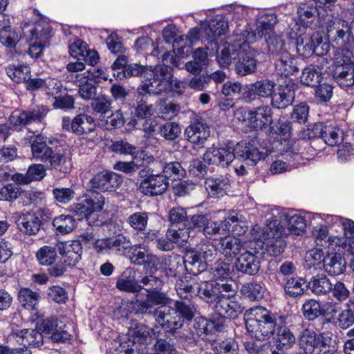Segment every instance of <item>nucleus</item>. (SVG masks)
Masks as SVG:
<instances>
[{"mask_svg": "<svg viewBox=\"0 0 354 354\" xmlns=\"http://www.w3.org/2000/svg\"><path fill=\"white\" fill-rule=\"evenodd\" d=\"M140 293L136 295L133 306L135 314L153 317L166 333L184 347L196 345L194 333L183 329L194 318L195 306L182 300H176L173 306L169 305L171 299L162 291L165 282L161 277L147 274L140 279Z\"/></svg>", "mask_w": 354, "mask_h": 354, "instance_id": "nucleus-1", "label": "nucleus"}, {"mask_svg": "<svg viewBox=\"0 0 354 354\" xmlns=\"http://www.w3.org/2000/svg\"><path fill=\"white\" fill-rule=\"evenodd\" d=\"M348 12V19L333 13L326 21L327 37L338 46L334 55L333 77L342 88L354 84L353 53L347 48H343L350 41H354V13Z\"/></svg>", "mask_w": 354, "mask_h": 354, "instance_id": "nucleus-2", "label": "nucleus"}, {"mask_svg": "<svg viewBox=\"0 0 354 354\" xmlns=\"http://www.w3.org/2000/svg\"><path fill=\"white\" fill-rule=\"evenodd\" d=\"M169 68L166 64H159L154 67L133 63L124 68L122 77H143L142 84L138 91L147 93L159 95L167 91L171 84Z\"/></svg>", "mask_w": 354, "mask_h": 354, "instance_id": "nucleus-3", "label": "nucleus"}, {"mask_svg": "<svg viewBox=\"0 0 354 354\" xmlns=\"http://www.w3.org/2000/svg\"><path fill=\"white\" fill-rule=\"evenodd\" d=\"M248 318L245 328L250 335L263 341L274 334L277 327V319L281 324L285 319L283 316H278L263 306H257L247 310Z\"/></svg>", "mask_w": 354, "mask_h": 354, "instance_id": "nucleus-4", "label": "nucleus"}, {"mask_svg": "<svg viewBox=\"0 0 354 354\" xmlns=\"http://www.w3.org/2000/svg\"><path fill=\"white\" fill-rule=\"evenodd\" d=\"M57 250L61 256V262L47 270L48 274L54 277L63 275L67 266H75L81 260L83 252L82 245L79 240L58 242Z\"/></svg>", "mask_w": 354, "mask_h": 354, "instance_id": "nucleus-5", "label": "nucleus"}, {"mask_svg": "<svg viewBox=\"0 0 354 354\" xmlns=\"http://www.w3.org/2000/svg\"><path fill=\"white\" fill-rule=\"evenodd\" d=\"M138 177L141 179L139 189L145 196L161 195L169 187V181L166 177L162 174L156 173L149 166L144 167L138 171Z\"/></svg>", "mask_w": 354, "mask_h": 354, "instance_id": "nucleus-6", "label": "nucleus"}, {"mask_svg": "<svg viewBox=\"0 0 354 354\" xmlns=\"http://www.w3.org/2000/svg\"><path fill=\"white\" fill-rule=\"evenodd\" d=\"M104 203V196L100 193L87 194L81 202L73 204L70 211L79 220L85 219L89 225H98L95 224V213L103 209Z\"/></svg>", "mask_w": 354, "mask_h": 354, "instance_id": "nucleus-7", "label": "nucleus"}, {"mask_svg": "<svg viewBox=\"0 0 354 354\" xmlns=\"http://www.w3.org/2000/svg\"><path fill=\"white\" fill-rule=\"evenodd\" d=\"M217 254V249L210 242L201 243L194 248L187 249L185 259L191 263L189 266L197 274L206 270L207 262L212 261Z\"/></svg>", "mask_w": 354, "mask_h": 354, "instance_id": "nucleus-8", "label": "nucleus"}, {"mask_svg": "<svg viewBox=\"0 0 354 354\" xmlns=\"http://www.w3.org/2000/svg\"><path fill=\"white\" fill-rule=\"evenodd\" d=\"M266 251L272 256L281 254L286 247L283 238L288 234L285 227L277 219L270 221L266 225Z\"/></svg>", "mask_w": 354, "mask_h": 354, "instance_id": "nucleus-9", "label": "nucleus"}, {"mask_svg": "<svg viewBox=\"0 0 354 354\" xmlns=\"http://www.w3.org/2000/svg\"><path fill=\"white\" fill-rule=\"evenodd\" d=\"M233 292V285L227 281H203L200 283L198 297L211 308L224 294Z\"/></svg>", "mask_w": 354, "mask_h": 354, "instance_id": "nucleus-10", "label": "nucleus"}, {"mask_svg": "<svg viewBox=\"0 0 354 354\" xmlns=\"http://www.w3.org/2000/svg\"><path fill=\"white\" fill-rule=\"evenodd\" d=\"M248 43L246 37H236L219 46L216 50V60L218 64L223 68H228L232 64H235L241 51L247 48Z\"/></svg>", "mask_w": 354, "mask_h": 354, "instance_id": "nucleus-11", "label": "nucleus"}, {"mask_svg": "<svg viewBox=\"0 0 354 354\" xmlns=\"http://www.w3.org/2000/svg\"><path fill=\"white\" fill-rule=\"evenodd\" d=\"M161 265L165 274L169 277H180L184 272H187L192 275H196L194 270L189 266L191 263L185 259V254L181 257L177 254H171L168 256L158 257V264Z\"/></svg>", "mask_w": 354, "mask_h": 354, "instance_id": "nucleus-12", "label": "nucleus"}, {"mask_svg": "<svg viewBox=\"0 0 354 354\" xmlns=\"http://www.w3.org/2000/svg\"><path fill=\"white\" fill-rule=\"evenodd\" d=\"M37 327L43 335H48L54 343L65 344L70 342L72 335L68 332L66 325L57 318L50 317L37 322Z\"/></svg>", "mask_w": 354, "mask_h": 354, "instance_id": "nucleus-13", "label": "nucleus"}, {"mask_svg": "<svg viewBox=\"0 0 354 354\" xmlns=\"http://www.w3.org/2000/svg\"><path fill=\"white\" fill-rule=\"evenodd\" d=\"M122 177L111 171L104 170L95 174L88 181L91 194L114 192L122 183Z\"/></svg>", "mask_w": 354, "mask_h": 354, "instance_id": "nucleus-14", "label": "nucleus"}, {"mask_svg": "<svg viewBox=\"0 0 354 354\" xmlns=\"http://www.w3.org/2000/svg\"><path fill=\"white\" fill-rule=\"evenodd\" d=\"M49 109L44 105L27 111L16 110L9 117V123L15 130L20 131L24 127L32 122H41Z\"/></svg>", "mask_w": 354, "mask_h": 354, "instance_id": "nucleus-15", "label": "nucleus"}, {"mask_svg": "<svg viewBox=\"0 0 354 354\" xmlns=\"http://www.w3.org/2000/svg\"><path fill=\"white\" fill-rule=\"evenodd\" d=\"M62 128L64 131L72 132L77 136H88L96 129L94 118L86 113H80L71 119L64 116L62 120Z\"/></svg>", "mask_w": 354, "mask_h": 354, "instance_id": "nucleus-16", "label": "nucleus"}, {"mask_svg": "<svg viewBox=\"0 0 354 354\" xmlns=\"http://www.w3.org/2000/svg\"><path fill=\"white\" fill-rule=\"evenodd\" d=\"M325 12L324 8L315 1L303 4L297 10L299 20L303 28H314L324 24V21L326 22L327 19H324Z\"/></svg>", "mask_w": 354, "mask_h": 354, "instance_id": "nucleus-17", "label": "nucleus"}, {"mask_svg": "<svg viewBox=\"0 0 354 354\" xmlns=\"http://www.w3.org/2000/svg\"><path fill=\"white\" fill-rule=\"evenodd\" d=\"M10 340L15 341L25 348H39L44 344V335L36 324L35 328L12 329L8 335Z\"/></svg>", "mask_w": 354, "mask_h": 354, "instance_id": "nucleus-18", "label": "nucleus"}, {"mask_svg": "<svg viewBox=\"0 0 354 354\" xmlns=\"http://www.w3.org/2000/svg\"><path fill=\"white\" fill-rule=\"evenodd\" d=\"M235 158L233 146L223 145L219 147L208 148L203 154V159L208 165H216L225 167L229 166Z\"/></svg>", "mask_w": 354, "mask_h": 354, "instance_id": "nucleus-19", "label": "nucleus"}, {"mask_svg": "<svg viewBox=\"0 0 354 354\" xmlns=\"http://www.w3.org/2000/svg\"><path fill=\"white\" fill-rule=\"evenodd\" d=\"M46 162L50 169L64 174L69 173L72 167L71 158L68 149L61 145L52 146V149Z\"/></svg>", "mask_w": 354, "mask_h": 354, "instance_id": "nucleus-20", "label": "nucleus"}, {"mask_svg": "<svg viewBox=\"0 0 354 354\" xmlns=\"http://www.w3.org/2000/svg\"><path fill=\"white\" fill-rule=\"evenodd\" d=\"M276 83L270 79H261L247 86V90L243 93V99L246 103L261 98H271L275 91Z\"/></svg>", "mask_w": 354, "mask_h": 354, "instance_id": "nucleus-21", "label": "nucleus"}, {"mask_svg": "<svg viewBox=\"0 0 354 354\" xmlns=\"http://www.w3.org/2000/svg\"><path fill=\"white\" fill-rule=\"evenodd\" d=\"M277 23L278 19L275 14L263 15L257 20L254 32L245 31L246 35L243 34V37H246L248 43H254L257 39H261L263 37L266 38L272 34H276L274 28Z\"/></svg>", "mask_w": 354, "mask_h": 354, "instance_id": "nucleus-22", "label": "nucleus"}, {"mask_svg": "<svg viewBox=\"0 0 354 354\" xmlns=\"http://www.w3.org/2000/svg\"><path fill=\"white\" fill-rule=\"evenodd\" d=\"M235 158L245 161L251 166L256 165L262 159L263 154L256 146L255 140H241L233 146Z\"/></svg>", "mask_w": 354, "mask_h": 354, "instance_id": "nucleus-23", "label": "nucleus"}, {"mask_svg": "<svg viewBox=\"0 0 354 354\" xmlns=\"http://www.w3.org/2000/svg\"><path fill=\"white\" fill-rule=\"evenodd\" d=\"M234 292L235 290H234L233 292L224 294L211 308L228 318L234 319L237 317L243 312V307L238 301L232 299Z\"/></svg>", "mask_w": 354, "mask_h": 354, "instance_id": "nucleus-24", "label": "nucleus"}, {"mask_svg": "<svg viewBox=\"0 0 354 354\" xmlns=\"http://www.w3.org/2000/svg\"><path fill=\"white\" fill-rule=\"evenodd\" d=\"M235 271L242 274L254 276L257 274L261 268L259 257L252 251H245L241 253L234 263Z\"/></svg>", "mask_w": 354, "mask_h": 354, "instance_id": "nucleus-25", "label": "nucleus"}, {"mask_svg": "<svg viewBox=\"0 0 354 354\" xmlns=\"http://www.w3.org/2000/svg\"><path fill=\"white\" fill-rule=\"evenodd\" d=\"M209 135V127L201 118L192 121L185 130L186 140L194 145L203 144Z\"/></svg>", "mask_w": 354, "mask_h": 354, "instance_id": "nucleus-26", "label": "nucleus"}, {"mask_svg": "<svg viewBox=\"0 0 354 354\" xmlns=\"http://www.w3.org/2000/svg\"><path fill=\"white\" fill-rule=\"evenodd\" d=\"M19 230L25 235H37L44 229L42 216L38 212L24 214L17 221Z\"/></svg>", "mask_w": 354, "mask_h": 354, "instance_id": "nucleus-27", "label": "nucleus"}, {"mask_svg": "<svg viewBox=\"0 0 354 354\" xmlns=\"http://www.w3.org/2000/svg\"><path fill=\"white\" fill-rule=\"evenodd\" d=\"M301 66V59L294 57L289 52L274 61L275 72L281 77H288L297 74Z\"/></svg>", "mask_w": 354, "mask_h": 354, "instance_id": "nucleus-28", "label": "nucleus"}, {"mask_svg": "<svg viewBox=\"0 0 354 354\" xmlns=\"http://www.w3.org/2000/svg\"><path fill=\"white\" fill-rule=\"evenodd\" d=\"M247 44V48L242 50L234 64V71L239 76H246L254 73L257 69V59L255 53L250 50Z\"/></svg>", "mask_w": 354, "mask_h": 354, "instance_id": "nucleus-29", "label": "nucleus"}, {"mask_svg": "<svg viewBox=\"0 0 354 354\" xmlns=\"http://www.w3.org/2000/svg\"><path fill=\"white\" fill-rule=\"evenodd\" d=\"M208 194L213 198H221L226 195L230 187V179L223 175L213 176L205 181Z\"/></svg>", "mask_w": 354, "mask_h": 354, "instance_id": "nucleus-30", "label": "nucleus"}, {"mask_svg": "<svg viewBox=\"0 0 354 354\" xmlns=\"http://www.w3.org/2000/svg\"><path fill=\"white\" fill-rule=\"evenodd\" d=\"M129 259L131 262L137 266L155 267L158 265V257L147 253L141 244L132 245Z\"/></svg>", "mask_w": 354, "mask_h": 354, "instance_id": "nucleus-31", "label": "nucleus"}, {"mask_svg": "<svg viewBox=\"0 0 354 354\" xmlns=\"http://www.w3.org/2000/svg\"><path fill=\"white\" fill-rule=\"evenodd\" d=\"M295 97L294 89L288 85H280L271 97V105L273 108L282 109L290 105Z\"/></svg>", "mask_w": 354, "mask_h": 354, "instance_id": "nucleus-32", "label": "nucleus"}, {"mask_svg": "<svg viewBox=\"0 0 354 354\" xmlns=\"http://www.w3.org/2000/svg\"><path fill=\"white\" fill-rule=\"evenodd\" d=\"M272 335L274 345L279 351H286L295 344V336L286 326H277Z\"/></svg>", "mask_w": 354, "mask_h": 354, "instance_id": "nucleus-33", "label": "nucleus"}, {"mask_svg": "<svg viewBox=\"0 0 354 354\" xmlns=\"http://www.w3.org/2000/svg\"><path fill=\"white\" fill-rule=\"evenodd\" d=\"M225 234L231 232L234 236L243 235L248 230L247 221L241 214L232 212L224 220Z\"/></svg>", "mask_w": 354, "mask_h": 354, "instance_id": "nucleus-34", "label": "nucleus"}, {"mask_svg": "<svg viewBox=\"0 0 354 354\" xmlns=\"http://www.w3.org/2000/svg\"><path fill=\"white\" fill-rule=\"evenodd\" d=\"M116 288L120 290L138 295L140 293V280L135 277V272L131 268L126 269L116 282Z\"/></svg>", "mask_w": 354, "mask_h": 354, "instance_id": "nucleus-35", "label": "nucleus"}, {"mask_svg": "<svg viewBox=\"0 0 354 354\" xmlns=\"http://www.w3.org/2000/svg\"><path fill=\"white\" fill-rule=\"evenodd\" d=\"M147 94L150 95L142 90L138 91L134 101L129 102V106L134 107V116L138 119H148L153 115V106L148 104L145 100Z\"/></svg>", "mask_w": 354, "mask_h": 354, "instance_id": "nucleus-36", "label": "nucleus"}, {"mask_svg": "<svg viewBox=\"0 0 354 354\" xmlns=\"http://www.w3.org/2000/svg\"><path fill=\"white\" fill-rule=\"evenodd\" d=\"M346 267L343 254L337 252L328 253L325 256L324 270L330 275L336 276L342 274Z\"/></svg>", "mask_w": 354, "mask_h": 354, "instance_id": "nucleus-37", "label": "nucleus"}, {"mask_svg": "<svg viewBox=\"0 0 354 354\" xmlns=\"http://www.w3.org/2000/svg\"><path fill=\"white\" fill-rule=\"evenodd\" d=\"M266 39V47L264 50L272 59H277L288 53L286 44L281 36L277 34H272Z\"/></svg>", "mask_w": 354, "mask_h": 354, "instance_id": "nucleus-38", "label": "nucleus"}, {"mask_svg": "<svg viewBox=\"0 0 354 354\" xmlns=\"http://www.w3.org/2000/svg\"><path fill=\"white\" fill-rule=\"evenodd\" d=\"M308 290L317 296L326 295L332 290L333 283L324 274H318L312 277L307 283Z\"/></svg>", "mask_w": 354, "mask_h": 354, "instance_id": "nucleus-39", "label": "nucleus"}, {"mask_svg": "<svg viewBox=\"0 0 354 354\" xmlns=\"http://www.w3.org/2000/svg\"><path fill=\"white\" fill-rule=\"evenodd\" d=\"M242 296L250 301H260L264 297L266 288L263 283L252 281L244 283L241 288Z\"/></svg>", "mask_w": 354, "mask_h": 354, "instance_id": "nucleus-40", "label": "nucleus"}, {"mask_svg": "<svg viewBox=\"0 0 354 354\" xmlns=\"http://www.w3.org/2000/svg\"><path fill=\"white\" fill-rule=\"evenodd\" d=\"M323 79L322 69L317 65L310 64L306 66L300 76V82L303 85L315 87L322 82Z\"/></svg>", "mask_w": 354, "mask_h": 354, "instance_id": "nucleus-41", "label": "nucleus"}, {"mask_svg": "<svg viewBox=\"0 0 354 354\" xmlns=\"http://www.w3.org/2000/svg\"><path fill=\"white\" fill-rule=\"evenodd\" d=\"M109 91L114 101L128 105L129 102L134 101L136 94H137V92L133 91L119 82L111 84Z\"/></svg>", "mask_w": 354, "mask_h": 354, "instance_id": "nucleus-42", "label": "nucleus"}, {"mask_svg": "<svg viewBox=\"0 0 354 354\" xmlns=\"http://www.w3.org/2000/svg\"><path fill=\"white\" fill-rule=\"evenodd\" d=\"M307 283L303 277H290L284 283L283 290L290 297L297 298L308 290Z\"/></svg>", "mask_w": 354, "mask_h": 354, "instance_id": "nucleus-43", "label": "nucleus"}, {"mask_svg": "<svg viewBox=\"0 0 354 354\" xmlns=\"http://www.w3.org/2000/svg\"><path fill=\"white\" fill-rule=\"evenodd\" d=\"M200 283L191 282L179 279L175 284L178 297L183 300H190L199 295Z\"/></svg>", "mask_w": 354, "mask_h": 354, "instance_id": "nucleus-44", "label": "nucleus"}, {"mask_svg": "<svg viewBox=\"0 0 354 354\" xmlns=\"http://www.w3.org/2000/svg\"><path fill=\"white\" fill-rule=\"evenodd\" d=\"M31 152L35 159L41 162H46L50 155L52 147L48 146L43 136L40 134L31 138Z\"/></svg>", "mask_w": 354, "mask_h": 354, "instance_id": "nucleus-45", "label": "nucleus"}, {"mask_svg": "<svg viewBox=\"0 0 354 354\" xmlns=\"http://www.w3.org/2000/svg\"><path fill=\"white\" fill-rule=\"evenodd\" d=\"M219 251L226 257H236L243 248L241 241L235 237L227 236L221 238L218 244Z\"/></svg>", "mask_w": 354, "mask_h": 354, "instance_id": "nucleus-46", "label": "nucleus"}, {"mask_svg": "<svg viewBox=\"0 0 354 354\" xmlns=\"http://www.w3.org/2000/svg\"><path fill=\"white\" fill-rule=\"evenodd\" d=\"M162 173L167 180H182L186 177L187 171L182 163L178 161H170L164 163L162 167Z\"/></svg>", "mask_w": 354, "mask_h": 354, "instance_id": "nucleus-47", "label": "nucleus"}, {"mask_svg": "<svg viewBox=\"0 0 354 354\" xmlns=\"http://www.w3.org/2000/svg\"><path fill=\"white\" fill-rule=\"evenodd\" d=\"M58 252L57 244L55 246L44 245L35 254L36 259L41 266L52 267L55 263Z\"/></svg>", "mask_w": 354, "mask_h": 354, "instance_id": "nucleus-48", "label": "nucleus"}, {"mask_svg": "<svg viewBox=\"0 0 354 354\" xmlns=\"http://www.w3.org/2000/svg\"><path fill=\"white\" fill-rule=\"evenodd\" d=\"M7 75L15 82L24 83L29 79L30 68L26 64L10 65L6 68Z\"/></svg>", "mask_w": 354, "mask_h": 354, "instance_id": "nucleus-49", "label": "nucleus"}, {"mask_svg": "<svg viewBox=\"0 0 354 354\" xmlns=\"http://www.w3.org/2000/svg\"><path fill=\"white\" fill-rule=\"evenodd\" d=\"M149 214L145 211L135 212L127 218L126 222L136 232H144L148 226Z\"/></svg>", "mask_w": 354, "mask_h": 354, "instance_id": "nucleus-50", "label": "nucleus"}, {"mask_svg": "<svg viewBox=\"0 0 354 354\" xmlns=\"http://www.w3.org/2000/svg\"><path fill=\"white\" fill-rule=\"evenodd\" d=\"M317 333L308 328H304L299 333L300 348L308 354H313L316 348Z\"/></svg>", "mask_w": 354, "mask_h": 354, "instance_id": "nucleus-51", "label": "nucleus"}, {"mask_svg": "<svg viewBox=\"0 0 354 354\" xmlns=\"http://www.w3.org/2000/svg\"><path fill=\"white\" fill-rule=\"evenodd\" d=\"M288 223V233L294 235H300L304 232L306 227L305 218L298 214L290 216L287 214H283L281 218Z\"/></svg>", "mask_w": 354, "mask_h": 354, "instance_id": "nucleus-52", "label": "nucleus"}, {"mask_svg": "<svg viewBox=\"0 0 354 354\" xmlns=\"http://www.w3.org/2000/svg\"><path fill=\"white\" fill-rule=\"evenodd\" d=\"M235 272L234 264L223 260L216 261L212 268V273L216 279L223 280L232 277V274Z\"/></svg>", "mask_w": 354, "mask_h": 354, "instance_id": "nucleus-53", "label": "nucleus"}, {"mask_svg": "<svg viewBox=\"0 0 354 354\" xmlns=\"http://www.w3.org/2000/svg\"><path fill=\"white\" fill-rule=\"evenodd\" d=\"M303 316L308 321H314L322 315V306L319 301L314 299H306L302 305Z\"/></svg>", "mask_w": 354, "mask_h": 354, "instance_id": "nucleus-54", "label": "nucleus"}, {"mask_svg": "<svg viewBox=\"0 0 354 354\" xmlns=\"http://www.w3.org/2000/svg\"><path fill=\"white\" fill-rule=\"evenodd\" d=\"M39 299V293L27 288H21L18 294L19 301L23 307L28 310L35 309Z\"/></svg>", "mask_w": 354, "mask_h": 354, "instance_id": "nucleus-55", "label": "nucleus"}, {"mask_svg": "<svg viewBox=\"0 0 354 354\" xmlns=\"http://www.w3.org/2000/svg\"><path fill=\"white\" fill-rule=\"evenodd\" d=\"M111 250L118 255H124L131 252L132 243L129 237L120 234L111 238Z\"/></svg>", "mask_w": 354, "mask_h": 354, "instance_id": "nucleus-56", "label": "nucleus"}, {"mask_svg": "<svg viewBox=\"0 0 354 354\" xmlns=\"http://www.w3.org/2000/svg\"><path fill=\"white\" fill-rule=\"evenodd\" d=\"M53 225L57 232L66 234L71 232L76 227V221L71 215H59L54 218Z\"/></svg>", "mask_w": 354, "mask_h": 354, "instance_id": "nucleus-57", "label": "nucleus"}, {"mask_svg": "<svg viewBox=\"0 0 354 354\" xmlns=\"http://www.w3.org/2000/svg\"><path fill=\"white\" fill-rule=\"evenodd\" d=\"M343 131L339 127L325 124L322 140L330 146L339 145L343 140Z\"/></svg>", "mask_w": 354, "mask_h": 354, "instance_id": "nucleus-58", "label": "nucleus"}, {"mask_svg": "<svg viewBox=\"0 0 354 354\" xmlns=\"http://www.w3.org/2000/svg\"><path fill=\"white\" fill-rule=\"evenodd\" d=\"M110 149L112 151L120 154H131L132 156H135L136 158L138 157L143 160L145 159L144 151H140L139 152L135 146L123 140L113 142L111 145Z\"/></svg>", "mask_w": 354, "mask_h": 354, "instance_id": "nucleus-59", "label": "nucleus"}, {"mask_svg": "<svg viewBox=\"0 0 354 354\" xmlns=\"http://www.w3.org/2000/svg\"><path fill=\"white\" fill-rule=\"evenodd\" d=\"M50 27L46 21L44 20L36 21L35 27L30 30V41L38 40L46 43L50 37Z\"/></svg>", "mask_w": 354, "mask_h": 354, "instance_id": "nucleus-60", "label": "nucleus"}, {"mask_svg": "<svg viewBox=\"0 0 354 354\" xmlns=\"http://www.w3.org/2000/svg\"><path fill=\"white\" fill-rule=\"evenodd\" d=\"M180 125L175 122H167L159 127L158 133L166 140L173 141L181 134Z\"/></svg>", "mask_w": 354, "mask_h": 354, "instance_id": "nucleus-61", "label": "nucleus"}, {"mask_svg": "<svg viewBox=\"0 0 354 354\" xmlns=\"http://www.w3.org/2000/svg\"><path fill=\"white\" fill-rule=\"evenodd\" d=\"M228 29V23L224 19H213L207 28H204V33L209 38H214L225 35Z\"/></svg>", "mask_w": 354, "mask_h": 354, "instance_id": "nucleus-62", "label": "nucleus"}, {"mask_svg": "<svg viewBox=\"0 0 354 354\" xmlns=\"http://www.w3.org/2000/svg\"><path fill=\"white\" fill-rule=\"evenodd\" d=\"M180 110L179 104L172 102L164 100L158 106L160 117L165 120H170L178 115Z\"/></svg>", "mask_w": 354, "mask_h": 354, "instance_id": "nucleus-63", "label": "nucleus"}, {"mask_svg": "<svg viewBox=\"0 0 354 354\" xmlns=\"http://www.w3.org/2000/svg\"><path fill=\"white\" fill-rule=\"evenodd\" d=\"M212 346L214 354H238L239 346L231 339L214 342Z\"/></svg>", "mask_w": 354, "mask_h": 354, "instance_id": "nucleus-64", "label": "nucleus"}]
</instances>
